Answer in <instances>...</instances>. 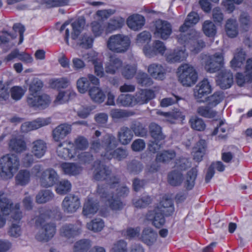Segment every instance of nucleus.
I'll list each match as a JSON object with an SVG mask.
<instances>
[{
    "label": "nucleus",
    "mask_w": 252,
    "mask_h": 252,
    "mask_svg": "<svg viewBox=\"0 0 252 252\" xmlns=\"http://www.w3.org/2000/svg\"><path fill=\"white\" fill-rule=\"evenodd\" d=\"M174 211L172 200L164 196L153 210L148 212L147 219L152 221V223L155 226L159 228L165 223L164 216L171 215Z\"/></svg>",
    "instance_id": "f257e3e1"
},
{
    "label": "nucleus",
    "mask_w": 252,
    "mask_h": 252,
    "mask_svg": "<svg viewBox=\"0 0 252 252\" xmlns=\"http://www.w3.org/2000/svg\"><path fill=\"white\" fill-rule=\"evenodd\" d=\"M94 171L93 178L96 181H105L107 185H99L104 188L115 187L120 182V178L112 174L111 171L106 165L102 164L100 161L96 160L94 163Z\"/></svg>",
    "instance_id": "f03ea898"
},
{
    "label": "nucleus",
    "mask_w": 252,
    "mask_h": 252,
    "mask_svg": "<svg viewBox=\"0 0 252 252\" xmlns=\"http://www.w3.org/2000/svg\"><path fill=\"white\" fill-rule=\"evenodd\" d=\"M177 38L180 43L189 45L191 51L194 54L198 53L206 46L201 33L193 29L187 34L180 33Z\"/></svg>",
    "instance_id": "7ed1b4c3"
},
{
    "label": "nucleus",
    "mask_w": 252,
    "mask_h": 252,
    "mask_svg": "<svg viewBox=\"0 0 252 252\" xmlns=\"http://www.w3.org/2000/svg\"><path fill=\"white\" fill-rule=\"evenodd\" d=\"M19 159L14 154H8L0 158V176L10 178L18 170Z\"/></svg>",
    "instance_id": "20e7f679"
},
{
    "label": "nucleus",
    "mask_w": 252,
    "mask_h": 252,
    "mask_svg": "<svg viewBox=\"0 0 252 252\" xmlns=\"http://www.w3.org/2000/svg\"><path fill=\"white\" fill-rule=\"evenodd\" d=\"M114 188H104L103 186H98L97 188L96 192L112 210H121L123 209L124 204L119 197L115 195V194L113 193Z\"/></svg>",
    "instance_id": "39448f33"
},
{
    "label": "nucleus",
    "mask_w": 252,
    "mask_h": 252,
    "mask_svg": "<svg viewBox=\"0 0 252 252\" xmlns=\"http://www.w3.org/2000/svg\"><path fill=\"white\" fill-rule=\"evenodd\" d=\"M178 79L184 86L190 87L195 84L198 78L197 73L193 66L183 64L178 68Z\"/></svg>",
    "instance_id": "423d86ee"
},
{
    "label": "nucleus",
    "mask_w": 252,
    "mask_h": 252,
    "mask_svg": "<svg viewBox=\"0 0 252 252\" xmlns=\"http://www.w3.org/2000/svg\"><path fill=\"white\" fill-rule=\"evenodd\" d=\"M130 45L129 38L123 34L112 35L107 41V47L111 51L123 53L127 51Z\"/></svg>",
    "instance_id": "0eeeda50"
},
{
    "label": "nucleus",
    "mask_w": 252,
    "mask_h": 252,
    "mask_svg": "<svg viewBox=\"0 0 252 252\" xmlns=\"http://www.w3.org/2000/svg\"><path fill=\"white\" fill-rule=\"evenodd\" d=\"M43 215H40L35 220V224L41 227L40 230L36 235V238L39 241L47 242L55 234L56 225L53 223H46Z\"/></svg>",
    "instance_id": "6e6552de"
},
{
    "label": "nucleus",
    "mask_w": 252,
    "mask_h": 252,
    "mask_svg": "<svg viewBox=\"0 0 252 252\" xmlns=\"http://www.w3.org/2000/svg\"><path fill=\"white\" fill-rule=\"evenodd\" d=\"M223 64V56L221 53H216L212 56H206L204 61L205 69L210 73L220 70Z\"/></svg>",
    "instance_id": "1a4fd4ad"
},
{
    "label": "nucleus",
    "mask_w": 252,
    "mask_h": 252,
    "mask_svg": "<svg viewBox=\"0 0 252 252\" xmlns=\"http://www.w3.org/2000/svg\"><path fill=\"white\" fill-rule=\"evenodd\" d=\"M154 35L162 40H167L172 33V27L167 21L158 19L155 24Z\"/></svg>",
    "instance_id": "9d476101"
},
{
    "label": "nucleus",
    "mask_w": 252,
    "mask_h": 252,
    "mask_svg": "<svg viewBox=\"0 0 252 252\" xmlns=\"http://www.w3.org/2000/svg\"><path fill=\"white\" fill-rule=\"evenodd\" d=\"M212 91L211 86L207 79L199 82L193 90V96L197 102H204L203 98Z\"/></svg>",
    "instance_id": "9b49d317"
},
{
    "label": "nucleus",
    "mask_w": 252,
    "mask_h": 252,
    "mask_svg": "<svg viewBox=\"0 0 252 252\" xmlns=\"http://www.w3.org/2000/svg\"><path fill=\"white\" fill-rule=\"evenodd\" d=\"M51 99L49 95L46 94L41 95L30 94L27 98V103L32 107L44 108L50 103Z\"/></svg>",
    "instance_id": "f8f14e48"
},
{
    "label": "nucleus",
    "mask_w": 252,
    "mask_h": 252,
    "mask_svg": "<svg viewBox=\"0 0 252 252\" xmlns=\"http://www.w3.org/2000/svg\"><path fill=\"white\" fill-rule=\"evenodd\" d=\"M80 206L79 197L73 194L66 196L62 203L63 211L67 213H73Z\"/></svg>",
    "instance_id": "ddd939ff"
},
{
    "label": "nucleus",
    "mask_w": 252,
    "mask_h": 252,
    "mask_svg": "<svg viewBox=\"0 0 252 252\" xmlns=\"http://www.w3.org/2000/svg\"><path fill=\"white\" fill-rule=\"evenodd\" d=\"M59 175L53 168H48L41 174L40 182L41 185L45 188L54 186L59 180Z\"/></svg>",
    "instance_id": "4468645a"
},
{
    "label": "nucleus",
    "mask_w": 252,
    "mask_h": 252,
    "mask_svg": "<svg viewBox=\"0 0 252 252\" xmlns=\"http://www.w3.org/2000/svg\"><path fill=\"white\" fill-rule=\"evenodd\" d=\"M72 131L71 125L68 123H63L56 126L52 130V137L54 141L60 142L64 139Z\"/></svg>",
    "instance_id": "2eb2a0df"
},
{
    "label": "nucleus",
    "mask_w": 252,
    "mask_h": 252,
    "mask_svg": "<svg viewBox=\"0 0 252 252\" xmlns=\"http://www.w3.org/2000/svg\"><path fill=\"white\" fill-rule=\"evenodd\" d=\"M134 102L136 104L142 105L148 103L155 97L154 92L151 90L144 89L137 91L134 95Z\"/></svg>",
    "instance_id": "dca6fc26"
},
{
    "label": "nucleus",
    "mask_w": 252,
    "mask_h": 252,
    "mask_svg": "<svg viewBox=\"0 0 252 252\" xmlns=\"http://www.w3.org/2000/svg\"><path fill=\"white\" fill-rule=\"evenodd\" d=\"M122 60L115 55H111L105 64V71L107 73L114 75L123 66Z\"/></svg>",
    "instance_id": "f3484780"
},
{
    "label": "nucleus",
    "mask_w": 252,
    "mask_h": 252,
    "mask_svg": "<svg viewBox=\"0 0 252 252\" xmlns=\"http://www.w3.org/2000/svg\"><path fill=\"white\" fill-rule=\"evenodd\" d=\"M31 152L34 157L40 158L46 152L47 147L46 143L42 139L33 141L30 145Z\"/></svg>",
    "instance_id": "a211bd4d"
},
{
    "label": "nucleus",
    "mask_w": 252,
    "mask_h": 252,
    "mask_svg": "<svg viewBox=\"0 0 252 252\" xmlns=\"http://www.w3.org/2000/svg\"><path fill=\"white\" fill-rule=\"evenodd\" d=\"M81 232L80 225L66 224L60 229V234L62 237L69 239L79 235Z\"/></svg>",
    "instance_id": "6ab92c4d"
},
{
    "label": "nucleus",
    "mask_w": 252,
    "mask_h": 252,
    "mask_svg": "<svg viewBox=\"0 0 252 252\" xmlns=\"http://www.w3.org/2000/svg\"><path fill=\"white\" fill-rule=\"evenodd\" d=\"M147 71L150 75L155 79L162 80L165 78L166 69L160 64L153 63L150 64Z\"/></svg>",
    "instance_id": "aec40b11"
},
{
    "label": "nucleus",
    "mask_w": 252,
    "mask_h": 252,
    "mask_svg": "<svg viewBox=\"0 0 252 252\" xmlns=\"http://www.w3.org/2000/svg\"><path fill=\"white\" fill-rule=\"evenodd\" d=\"M217 82L221 89L230 88L233 82L232 73L229 70L221 71L218 76Z\"/></svg>",
    "instance_id": "412c9836"
},
{
    "label": "nucleus",
    "mask_w": 252,
    "mask_h": 252,
    "mask_svg": "<svg viewBox=\"0 0 252 252\" xmlns=\"http://www.w3.org/2000/svg\"><path fill=\"white\" fill-rule=\"evenodd\" d=\"M8 148L10 152L21 154L26 151L27 145L25 140L20 137H13L8 143Z\"/></svg>",
    "instance_id": "4be33fe9"
},
{
    "label": "nucleus",
    "mask_w": 252,
    "mask_h": 252,
    "mask_svg": "<svg viewBox=\"0 0 252 252\" xmlns=\"http://www.w3.org/2000/svg\"><path fill=\"white\" fill-rule=\"evenodd\" d=\"M48 123L47 120L38 118L32 122L23 123L21 126V129L23 132L27 133L46 126Z\"/></svg>",
    "instance_id": "5701e85b"
},
{
    "label": "nucleus",
    "mask_w": 252,
    "mask_h": 252,
    "mask_svg": "<svg viewBox=\"0 0 252 252\" xmlns=\"http://www.w3.org/2000/svg\"><path fill=\"white\" fill-rule=\"evenodd\" d=\"M102 143L105 151L104 155H108L118 146V141L115 136L107 134L103 136Z\"/></svg>",
    "instance_id": "b1692460"
},
{
    "label": "nucleus",
    "mask_w": 252,
    "mask_h": 252,
    "mask_svg": "<svg viewBox=\"0 0 252 252\" xmlns=\"http://www.w3.org/2000/svg\"><path fill=\"white\" fill-rule=\"evenodd\" d=\"M188 56L185 49H175L170 51L166 55V60L170 63L180 62Z\"/></svg>",
    "instance_id": "393cba45"
},
{
    "label": "nucleus",
    "mask_w": 252,
    "mask_h": 252,
    "mask_svg": "<svg viewBox=\"0 0 252 252\" xmlns=\"http://www.w3.org/2000/svg\"><path fill=\"white\" fill-rule=\"evenodd\" d=\"M157 114L163 116L164 118L163 120L169 122L170 123H174L175 120H183L185 117L184 113L179 109H176L170 112H163L158 111Z\"/></svg>",
    "instance_id": "a878e982"
},
{
    "label": "nucleus",
    "mask_w": 252,
    "mask_h": 252,
    "mask_svg": "<svg viewBox=\"0 0 252 252\" xmlns=\"http://www.w3.org/2000/svg\"><path fill=\"white\" fill-rule=\"evenodd\" d=\"M206 147L205 140L201 139L197 142L192 149V154L193 159L197 162L201 161L205 153Z\"/></svg>",
    "instance_id": "bb28decb"
},
{
    "label": "nucleus",
    "mask_w": 252,
    "mask_h": 252,
    "mask_svg": "<svg viewBox=\"0 0 252 252\" xmlns=\"http://www.w3.org/2000/svg\"><path fill=\"white\" fill-rule=\"evenodd\" d=\"M144 23V17L139 14L131 16L127 20L128 27L134 31H137L141 29Z\"/></svg>",
    "instance_id": "cd10ccee"
},
{
    "label": "nucleus",
    "mask_w": 252,
    "mask_h": 252,
    "mask_svg": "<svg viewBox=\"0 0 252 252\" xmlns=\"http://www.w3.org/2000/svg\"><path fill=\"white\" fill-rule=\"evenodd\" d=\"M133 136V133L130 128L126 126L122 127L117 134L119 141L121 144L124 145L129 144L131 142Z\"/></svg>",
    "instance_id": "c85d7f7f"
},
{
    "label": "nucleus",
    "mask_w": 252,
    "mask_h": 252,
    "mask_svg": "<svg viewBox=\"0 0 252 252\" xmlns=\"http://www.w3.org/2000/svg\"><path fill=\"white\" fill-rule=\"evenodd\" d=\"M14 206L13 202L7 198L6 194L0 192V212L5 215H9Z\"/></svg>",
    "instance_id": "c756f323"
},
{
    "label": "nucleus",
    "mask_w": 252,
    "mask_h": 252,
    "mask_svg": "<svg viewBox=\"0 0 252 252\" xmlns=\"http://www.w3.org/2000/svg\"><path fill=\"white\" fill-rule=\"evenodd\" d=\"M157 234L151 228H145L141 236V241L148 246L152 245L157 240Z\"/></svg>",
    "instance_id": "7c9ffc66"
},
{
    "label": "nucleus",
    "mask_w": 252,
    "mask_h": 252,
    "mask_svg": "<svg viewBox=\"0 0 252 252\" xmlns=\"http://www.w3.org/2000/svg\"><path fill=\"white\" fill-rule=\"evenodd\" d=\"M149 132L151 137L156 141L163 140L166 135L163 133L161 127L158 125L152 123L149 126Z\"/></svg>",
    "instance_id": "2f4dec72"
},
{
    "label": "nucleus",
    "mask_w": 252,
    "mask_h": 252,
    "mask_svg": "<svg viewBox=\"0 0 252 252\" xmlns=\"http://www.w3.org/2000/svg\"><path fill=\"white\" fill-rule=\"evenodd\" d=\"M61 167L64 174L70 176L77 175L82 171V168L79 165L74 163H63Z\"/></svg>",
    "instance_id": "473e14b6"
},
{
    "label": "nucleus",
    "mask_w": 252,
    "mask_h": 252,
    "mask_svg": "<svg viewBox=\"0 0 252 252\" xmlns=\"http://www.w3.org/2000/svg\"><path fill=\"white\" fill-rule=\"evenodd\" d=\"M199 20L198 14L195 12H190L187 16L184 23L180 27L179 31L181 32H186L189 28L196 24Z\"/></svg>",
    "instance_id": "72a5a7b5"
},
{
    "label": "nucleus",
    "mask_w": 252,
    "mask_h": 252,
    "mask_svg": "<svg viewBox=\"0 0 252 252\" xmlns=\"http://www.w3.org/2000/svg\"><path fill=\"white\" fill-rule=\"evenodd\" d=\"M89 94L92 100L96 103H102L105 98V94L98 87H93L91 88L89 90Z\"/></svg>",
    "instance_id": "f704fd0d"
},
{
    "label": "nucleus",
    "mask_w": 252,
    "mask_h": 252,
    "mask_svg": "<svg viewBox=\"0 0 252 252\" xmlns=\"http://www.w3.org/2000/svg\"><path fill=\"white\" fill-rule=\"evenodd\" d=\"M85 25V20L82 18H78L76 21L71 24L73 32L71 33V38L75 40L84 29Z\"/></svg>",
    "instance_id": "c9c22d12"
},
{
    "label": "nucleus",
    "mask_w": 252,
    "mask_h": 252,
    "mask_svg": "<svg viewBox=\"0 0 252 252\" xmlns=\"http://www.w3.org/2000/svg\"><path fill=\"white\" fill-rule=\"evenodd\" d=\"M98 209V203L92 199H88L84 203L83 213L85 216H87L95 214Z\"/></svg>",
    "instance_id": "e433bc0d"
},
{
    "label": "nucleus",
    "mask_w": 252,
    "mask_h": 252,
    "mask_svg": "<svg viewBox=\"0 0 252 252\" xmlns=\"http://www.w3.org/2000/svg\"><path fill=\"white\" fill-rule=\"evenodd\" d=\"M245 53L242 49H237L234 54V58L230 62L232 68L236 69L240 67L243 62L245 60Z\"/></svg>",
    "instance_id": "4c0bfd02"
},
{
    "label": "nucleus",
    "mask_w": 252,
    "mask_h": 252,
    "mask_svg": "<svg viewBox=\"0 0 252 252\" xmlns=\"http://www.w3.org/2000/svg\"><path fill=\"white\" fill-rule=\"evenodd\" d=\"M225 31L227 35L233 38L238 34V25L235 19H229L227 20L225 24Z\"/></svg>",
    "instance_id": "58836bf2"
},
{
    "label": "nucleus",
    "mask_w": 252,
    "mask_h": 252,
    "mask_svg": "<svg viewBox=\"0 0 252 252\" xmlns=\"http://www.w3.org/2000/svg\"><path fill=\"white\" fill-rule=\"evenodd\" d=\"M197 113L204 118L212 119L214 118L217 114V112L212 109V107L208 104L206 106H199L197 108Z\"/></svg>",
    "instance_id": "ea45409f"
},
{
    "label": "nucleus",
    "mask_w": 252,
    "mask_h": 252,
    "mask_svg": "<svg viewBox=\"0 0 252 252\" xmlns=\"http://www.w3.org/2000/svg\"><path fill=\"white\" fill-rule=\"evenodd\" d=\"M137 71V65L135 64H126L123 65L121 69L122 76L126 79L132 78Z\"/></svg>",
    "instance_id": "a19ab883"
},
{
    "label": "nucleus",
    "mask_w": 252,
    "mask_h": 252,
    "mask_svg": "<svg viewBox=\"0 0 252 252\" xmlns=\"http://www.w3.org/2000/svg\"><path fill=\"white\" fill-rule=\"evenodd\" d=\"M176 157L174 151L165 150L157 154L156 160L157 162L167 163Z\"/></svg>",
    "instance_id": "79ce46f5"
},
{
    "label": "nucleus",
    "mask_w": 252,
    "mask_h": 252,
    "mask_svg": "<svg viewBox=\"0 0 252 252\" xmlns=\"http://www.w3.org/2000/svg\"><path fill=\"white\" fill-rule=\"evenodd\" d=\"M197 175V169L196 167L191 168L188 172L185 181V186L187 189H191L194 187Z\"/></svg>",
    "instance_id": "37998d69"
},
{
    "label": "nucleus",
    "mask_w": 252,
    "mask_h": 252,
    "mask_svg": "<svg viewBox=\"0 0 252 252\" xmlns=\"http://www.w3.org/2000/svg\"><path fill=\"white\" fill-rule=\"evenodd\" d=\"M128 155L127 151L126 149L122 148H118L115 150H113L108 155H104L108 159L114 158L118 160H121L126 158Z\"/></svg>",
    "instance_id": "c03bdc74"
},
{
    "label": "nucleus",
    "mask_w": 252,
    "mask_h": 252,
    "mask_svg": "<svg viewBox=\"0 0 252 252\" xmlns=\"http://www.w3.org/2000/svg\"><path fill=\"white\" fill-rule=\"evenodd\" d=\"M92 246L89 239H81L77 241L73 246V252H87Z\"/></svg>",
    "instance_id": "a18cd8bd"
},
{
    "label": "nucleus",
    "mask_w": 252,
    "mask_h": 252,
    "mask_svg": "<svg viewBox=\"0 0 252 252\" xmlns=\"http://www.w3.org/2000/svg\"><path fill=\"white\" fill-rule=\"evenodd\" d=\"M54 195L50 190L44 189L40 191L36 196V200L38 203H45L53 199Z\"/></svg>",
    "instance_id": "49530a36"
},
{
    "label": "nucleus",
    "mask_w": 252,
    "mask_h": 252,
    "mask_svg": "<svg viewBox=\"0 0 252 252\" xmlns=\"http://www.w3.org/2000/svg\"><path fill=\"white\" fill-rule=\"evenodd\" d=\"M183 179L182 174L178 171L174 170L168 175V182L172 186H179L182 183Z\"/></svg>",
    "instance_id": "de8ad7c7"
},
{
    "label": "nucleus",
    "mask_w": 252,
    "mask_h": 252,
    "mask_svg": "<svg viewBox=\"0 0 252 252\" xmlns=\"http://www.w3.org/2000/svg\"><path fill=\"white\" fill-rule=\"evenodd\" d=\"M130 129L137 136L143 137L147 134V128L138 122H133L130 126Z\"/></svg>",
    "instance_id": "09e8293b"
},
{
    "label": "nucleus",
    "mask_w": 252,
    "mask_h": 252,
    "mask_svg": "<svg viewBox=\"0 0 252 252\" xmlns=\"http://www.w3.org/2000/svg\"><path fill=\"white\" fill-rule=\"evenodd\" d=\"M204 33L208 37H214L217 33V28L214 23L211 21H205L202 25Z\"/></svg>",
    "instance_id": "8fccbe9b"
},
{
    "label": "nucleus",
    "mask_w": 252,
    "mask_h": 252,
    "mask_svg": "<svg viewBox=\"0 0 252 252\" xmlns=\"http://www.w3.org/2000/svg\"><path fill=\"white\" fill-rule=\"evenodd\" d=\"M143 168L142 163L135 159L129 161L127 164V170L131 174H138L142 171Z\"/></svg>",
    "instance_id": "3c124183"
},
{
    "label": "nucleus",
    "mask_w": 252,
    "mask_h": 252,
    "mask_svg": "<svg viewBox=\"0 0 252 252\" xmlns=\"http://www.w3.org/2000/svg\"><path fill=\"white\" fill-rule=\"evenodd\" d=\"M31 174L27 170H21L16 176L17 184L21 186H25L27 184L30 180Z\"/></svg>",
    "instance_id": "603ef678"
},
{
    "label": "nucleus",
    "mask_w": 252,
    "mask_h": 252,
    "mask_svg": "<svg viewBox=\"0 0 252 252\" xmlns=\"http://www.w3.org/2000/svg\"><path fill=\"white\" fill-rule=\"evenodd\" d=\"M134 97L129 94H122L117 99L118 104L124 106H133L135 105Z\"/></svg>",
    "instance_id": "864d4df0"
},
{
    "label": "nucleus",
    "mask_w": 252,
    "mask_h": 252,
    "mask_svg": "<svg viewBox=\"0 0 252 252\" xmlns=\"http://www.w3.org/2000/svg\"><path fill=\"white\" fill-rule=\"evenodd\" d=\"M189 123L191 127L194 130L201 131L205 129L206 124L201 118L196 116L192 117L190 119Z\"/></svg>",
    "instance_id": "5fc2aeb1"
},
{
    "label": "nucleus",
    "mask_w": 252,
    "mask_h": 252,
    "mask_svg": "<svg viewBox=\"0 0 252 252\" xmlns=\"http://www.w3.org/2000/svg\"><path fill=\"white\" fill-rule=\"evenodd\" d=\"M223 93L220 92H215L213 94L208 96L206 99L207 104L212 107H215L220 103L223 99Z\"/></svg>",
    "instance_id": "6e6d98bb"
},
{
    "label": "nucleus",
    "mask_w": 252,
    "mask_h": 252,
    "mask_svg": "<svg viewBox=\"0 0 252 252\" xmlns=\"http://www.w3.org/2000/svg\"><path fill=\"white\" fill-rule=\"evenodd\" d=\"M26 89L20 86H14L10 90L11 99L17 101L20 100L26 93Z\"/></svg>",
    "instance_id": "4d7b16f0"
},
{
    "label": "nucleus",
    "mask_w": 252,
    "mask_h": 252,
    "mask_svg": "<svg viewBox=\"0 0 252 252\" xmlns=\"http://www.w3.org/2000/svg\"><path fill=\"white\" fill-rule=\"evenodd\" d=\"M152 202V198L149 195H143L138 199H133V204L138 208H145Z\"/></svg>",
    "instance_id": "13d9d810"
},
{
    "label": "nucleus",
    "mask_w": 252,
    "mask_h": 252,
    "mask_svg": "<svg viewBox=\"0 0 252 252\" xmlns=\"http://www.w3.org/2000/svg\"><path fill=\"white\" fill-rule=\"evenodd\" d=\"M134 113L127 110L113 109L110 111V116L114 119H121L132 116Z\"/></svg>",
    "instance_id": "bf43d9fd"
},
{
    "label": "nucleus",
    "mask_w": 252,
    "mask_h": 252,
    "mask_svg": "<svg viewBox=\"0 0 252 252\" xmlns=\"http://www.w3.org/2000/svg\"><path fill=\"white\" fill-rule=\"evenodd\" d=\"M63 143H60L57 149L58 156L63 159H69L73 157L72 151L68 148L63 147Z\"/></svg>",
    "instance_id": "052dcab7"
},
{
    "label": "nucleus",
    "mask_w": 252,
    "mask_h": 252,
    "mask_svg": "<svg viewBox=\"0 0 252 252\" xmlns=\"http://www.w3.org/2000/svg\"><path fill=\"white\" fill-rule=\"evenodd\" d=\"M71 188V183L68 180H63L57 185L56 190L59 194H64L70 191Z\"/></svg>",
    "instance_id": "680f3d73"
},
{
    "label": "nucleus",
    "mask_w": 252,
    "mask_h": 252,
    "mask_svg": "<svg viewBox=\"0 0 252 252\" xmlns=\"http://www.w3.org/2000/svg\"><path fill=\"white\" fill-rule=\"evenodd\" d=\"M74 95V94L70 92L69 91H61L57 96L54 102L57 104L64 103L67 102L69 100L70 97L73 96Z\"/></svg>",
    "instance_id": "e2e57ef3"
},
{
    "label": "nucleus",
    "mask_w": 252,
    "mask_h": 252,
    "mask_svg": "<svg viewBox=\"0 0 252 252\" xmlns=\"http://www.w3.org/2000/svg\"><path fill=\"white\" fill-rule=\"evenodd\" d=\"M87 226L89 230L94 232H98L100 231L103 228L104 222L100 219H95L88 223Z\"/></svg>",
    "instance_id": "0e129e2a"
},
{
    "label": "nucleus",
    "mask_w": 252,
    "mask_h": 252,
    "mask_svg": "<svg viewBox=\"0 0 252 252\" xmlns=\"http://www.w3.org/2000/svg\"><path fill=\"white\" fill-rule=\"evenodd\" d=\"M239 20L241 27L246 31H248L252 24V20L248 14L245 12L241 13Z\"/></svg>",
    "instance_id": "69168bd1"
},
{
    "label": "nucleus",
    "mask_w": 252,
    "mask_h": 252,
    "mask_svg": "<svg viewBox=\"0 0 252 252\" xmlns=\"http://www.w3.org/2000/svg\"><path fill=\"white\" fill-rule=\"evenodd\" d=\"M123 21L122 19L116 18L111 19L107 24L106 31L108 32H111L116 30L122 26Z\"/></svg>",
    "instance_id": "338daca9"
},
{
    "label": "nucleus",
    "mask_w": 252,
    "mask_h": 252,
    "mask_svg": "<svg viewBox=\"0 0 252 252\" xmlns=\"http://www.w3.org/2000/svg\"><path fill=\"white\" fill-rule=\"evenodd\" d=\"M137 82L142 86H150L153 84L151 78L146 73H139L137 76Z\"/></svg>",
    "instance_id": "774afa93"
}]
</instances>
